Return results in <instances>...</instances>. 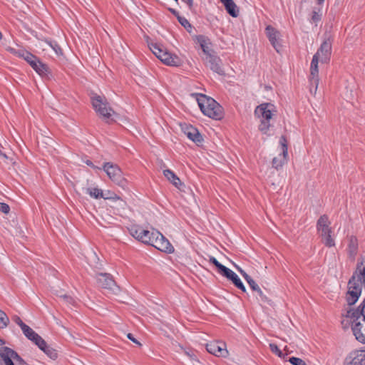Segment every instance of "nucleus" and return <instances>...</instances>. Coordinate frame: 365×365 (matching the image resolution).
Segmentation results:
<instances>
[{
    "mask_svg": "<svg viewBox=\"0 0 365 365\" xmlns=\"http://www.w3.org/2000/svg\"><path fill=\"white\" fill-rule=\"evenodd\" d=\"M130 234L138 241L166 253H173L174 247L169 240L159 231L153 229L152 231L144 230L138 225H132L128 228Z\"/></svg>",
    "mask_w": 365,
    "mask_h": 365,
    "instance_id": "f257e3e1",
    "label": "nucleus"
},
{
    "mask_svg": "<svg viewBox=\"0 0 365 365\" xmlns=\"http://www.w3.org/2000/svg\"><path fill=\"white\" fill-rule=\"evenodd\" d=\"M361 287L365 289V259L357 263L356 269L348 282L346 302L354 305L361 293Z\"/></svg>",
    "mask_w": 365,
    "mask_h": 365,
    "instance_id": "f03ea898",
    "label": "nucleus"
},
{
    "mask_svg": "<svg viewBox=\"0 0 365 365\" xmlns=\"http://www.w3.org/2000/svg\"><path fill=\"white\" fill-rule=\"evenodd\" d=\"M197 101L201 111L207 116L215 120H220L223 117L222 106L212 98L200 94Z\"/></svg>",
    "mask_w": 365,
    "mask_h": 365,
    "instance_id": "7ed1b4c3",
    "label": "nucleus"
},
{
    "mask_svg": "<svg viewBox=\"0 0 365 365\" xmlns=\"http://www.w3.org/2000/svg\"><path fill=\"white\" fill-rule=\"evenodd\" d=\"M277 110L274 105L264 103L257 106L255 113L260 118L259 130L263 133H267L271 126L270 120L276 115Z\"/></svg>",
    "mask_w": 365,
    "mask_h": 365,
    "instance_id": "20e7f679",
    "label": "nucleus"
},
{
    "mask_svg": "<svg viewBox=\"0 0 365 365\" xmlns=\"http://www.w3.org/2000/svg\"><path fill=\"white\" fill-rule=\"evenodd\" d=\"M150 49L164 64L170 66H179L181 65V59L178 56L164 49L163 46L158 43H151Z\"/></svg>",
    "mask_w": 365,
    "mask_h": 365,
    "instance_id": "39448f33",
    "label": "nucleus"
},
{
    "mask_svg": "<svg viewBox=\"0 0 365 365\" xmlns=\"http://www.w3.org/2000/svg\"><path fill=\"white\" fill-rule=\"evenodd\" d=\"M351 319L353 334L356 339L365 344V316H346Z\"/></svg>",
    "mask_w": 365,
    "mask_h": 365,
    "instance_id": "423d86ee",
    "label": "nucleus"
},
{
    "mask_svg": "<svg viewBox=\"0 0 365 365\" xmlns=\"http://www.w3.org/2000/svg\"><path fill=\"white\" fill-rule=\"evenodd\" d=\"M92 105L96 113L105 119H109L114 113L113 110L108 106L106 99L101 96L96 95L92 97Z\"/></svg>",
    "mask_w": 365,
    "mask_h": 365,
    "instance_id": "0eeeda50",
    "label": "nucleus"
},
{
    "mask_svg": "<svg viewBox=\"0 0 365 365\" xmlns=\"http://www.w3.org/2000/svg\"><path fill=\"white\" fill-rule=\"evenodd\" d=\"M103 170L109 178L115 184L122 187H125L126 186V180L123 178L122 171L118 165L111 163H106L103 165Z\"/></svg>",
    "mask_w": 365,
    "mask_h": 365,
    "instance_id": "6e6552de",
    "label": "nucleus"
},
{
    "mask_svg": "<svg viewBox=\"0 0 365 365\" xmlns=\"http://www.w3.org/2000/svg\"><path fill=\"white\" fill-rule=\"evenodd\" d=\"M96 279L99 286L103 289L111 291L113 293L116 294L120 290L119 287L116 284L110 274L99 273L96 275Z\"/></svg>",
    "mask_w": 365,
    "mask_h": 365,
    "instance_id": "1a4fd4ad",
    "label": "nucleus"
},
{
    "mask_svg": "<svg viewBox=\"0 0 365 365\" xmlns=\"http://www.w3.org/2000/svg\"><path fill=\"white\" fill-rule=\"evenodd\" d=\"M207 351L218 357H227L228 351L226 344L222 341H211L206 344Z\"/></svg>",
    "mask_w": 365,
    "mask_h": 365,
    "instance_id": "9d476101",
    "label": "nucleus"
},
{
    "mask_svg": "<svg viewBox=\"0 0 365 365\" xmlns=\"http://www.w3.org/2000/svg\"><path fill=\"white\" fill-rule=\"evenodd\" d=\"M331 44L332 41L330 37L326 38L314 54L320 58L322 63H327L329 61L331 54Z\"/></svg>",
    "mask_w": 365,
    "mask_h": 365,
    "instance_id": "9b49d317",
    "label": "nucleus"
},
{
    "mask_svg": "<svg viewBox=\"0 0 365 365\" xmlns=\"http://www.w3.org/2000/svg\"><path fill=\"white\" fill-rule=\"evenodd\" d=\"M345 365H365V350L351 351L345 359Z\"/></svg>",
    "mask_w": 365,
    "mask_h": 365,
    "instance_id": "f8f14e48",
    "label": "nucleus"
},
{
    "mask_svg": "<svg viewBox=\"0 0 365 365\" xmlns=\"http://www.w3.org/2000/svg\"><path fill=\"white\" fill-rule=\"evenodd\" d=\"M205 63L212 71L219 75H225V71L222 68L221 59L217 56L209 54L205 58Z\"/></svg>",
    "mask_w": 365,
    "mask_h": 365,
    "instance_id": "ddd939ff",
    "label": "nucleus"
},
{
    "mask_svg": "<svg viewBox=\"0 0 365 365\" xmlns=\"http://www.w3.org/2000/svg\"><path fill=\"white\" fill-rule=\"evenodd\" d=\"M265 30L267 36L272 46L274 47L276 51L279 53L282 48V45L279 42V32L270 25L267 26Z\"/></svg>",
    "mask_w": 365,
    "mask_h": 365,
    "instance_id": "4468645a",
    "label": "nucleus"
},
{
    "mask_svg": "<svg viewBox=\"0 0 365 365\" xmlns=\"http://www.w3.org/2000/svg\"><path fill=\"white\" fill-rule=\"evenodd\" d=\"M15 351L7 346L0 348V364L1 365H14V359Z\"/></svg>",
    "mask_w": 365,
    "mask_h": 365,
    "instance_id": "2eb2a0df",
    "label": "nucleus"
},
{
    "mask_svg": "<svg viewBox=\"0 0 365 365\" xmlns=\"http://www.w3.org/2000/svg\"><path fill=\"white\" fill-rule=\"evenodd\" d=\"M182 130L187 137L195 143L199 144L202 142L203 138L201 134L198 130L192 125L185 124V125L182 127Z\"/></svg>",
    "mask_w": 365,
    "mask_h": 365,
    "instance_id": "dca6fc26",
    "label": "nucleus"
},
{
    "mask_svg": "<svg viewBox=\"0 0 365 365\" xmlns=\"http://www.w3.org/2000/svg\"><path fill=\"white\" fill-rule=\"evenodd\" d=\"M319 58H318L317 56H313L312 61L311 62V66H310V78H309V82L312 84L315 85V91L314 92H317L318 85H319V77H318V63L319 61Z\"/></svg>",
    "mask_w": 365,
    "mask_h": 365,
    "instance_id": "f3484780",
    "label": "nucleus"
},
{
    "mask_svg": "<svg viewBox=\"0 0 365 365\" xmlns=\"http://www.w3.org/2000/svg\"><path fill=\"white\" fill-rule=\"evenodd\" d=\"M21 330L26 338L33 341L36 345H44V339L36 333L30 327L25 324L21 328Z\"/></svg>",
    "mask_w": 365,
    "mask_h": 365,
    "instance_id": "a211bd4d",
    "label": "nucleus"
},
{
    "mask_svg": "<svg viewBox=\"0 0 365 365\" xmlns=\"http://www.w3.org/2000/svg\"><path fill=\"white\" fill-rule=\"evenodd\" d=\"M331 222L327 215H322L317 220V230L319 235H326L329 232H331L330 227Z\"/></svg>",
    "mask_w": 365,
    "mask_h": 365,
    "instance_id": "6ab92c4d",
    "label": "nucleus"
},
{
    "mask_svg": "<svg viewBox=\"0 0 365 365\" xmlns=\"http://www.w3.org/2000/svg\"><path fill=\"white\" fill-rule=\"evenodd\" d=\"M31 66L38 74L41 76L48 77L50 74L48 66L41 62L38 57L36 58V61L31 63Z\"/></svg>",
    "mask_w": 365,
    "mask_h": 365,
    "instance_id": "aec40b11",
    "label": "nucleus"
},
{
    "mask_svg": "<svg viewBox=\"0 0 365 365\" xmlns=\"http://www.w3.org/2000/svg\"><path fill=\"white\" fill-rule=\"evenodd\" d=\"M347 252L349 259L351 261H354L358 252V240L356 237L351 236L349 237Z\"/></svg>",
    "mask_w": 365,
    "mask_h": 365,
    "instance_id": "412c9836",
    "label": "nucleus"
},
{
    "mask_svg": "<svg viewBox=\"0 0 365 365\" xmlns=\"http://www.w3.org/2000/svg\"><path fill=\"white\" fill-rule=\"evenodd\" d=\"M164 176L177 188L183 185L180 178L170 169L163 170Z\"/></svg>",
    "mask_w": 365,
    "mask_h": 365,
    "instance_id": "4be33fe9",
    "label": "nucleus"
},
{
    "mask_svg": "<svg viewBox=\"0 0 365 365\" xmlns=\"http://www.w3.org/2000/svg\"><path fill=\"white\" fill-rule=\"evenodd\" d=\"M223 4L227 12L232 17H237L239 15V10L233 0H220Z\"/></svg>",
    "mask_w": 365,
    "mask_h": 365,
    "instance_id": "5701e85b",
    "label": "nucleus"
},
{
    "mask_svg": "<svg viewBox=\"0 0 365 365\" xmlns=\"http://www.w3.org/2000/svg\"><path fill=\"white\" fill-rule=\"evenodd\" d=\"M38 347L43 351L50 359L56 360L58 358V351L51 346L48 345L46 341L44 340V345L37 344Z\"/></svg>",
    "mask_w": 365,
    "mask_h": 365,
    "instance_id": "b1692460",
    "label": "nucleus"
},
{
    "mask_svg": "<svg viewBox=\"0 0 365 365\" xmlns=\"http://www.w3.org/2000/svg\"><path fill=\"white\" fill-rule=\"evenodd\" d=\"M196 39L197 42L200 43V46L204 53L206 54L207 56L211 54L210 53L209 43L207 42V38L205 36L199 35L196 36Z\"/></svg>",
    "mask_w": 365,
    "mask_h": 365,
    "instance_id": "393cba45",
    "label": "nucleus"
},
{
    "mask_svg": "<svg viewBox=\"0 0 365 365\" xmlns=\"http://www.w3.org/2000/svg\"><path fill=\"white\" fill-rule=\"evenodd\" d=\"M364 309H365V298L360 303V304L357 307L356 309H350L349 310H348L346 316H353V315L365 316L364 314Z\"/></svg>",
    "mask_w": 365,
    "mask_h": 365,
    "instance_id": "a878e982",
    "label": "nucleus"
},
{
    "mask_svg": "<svg viewBox=\"0 0 365 365\" xmlns=\"http://www.w3.org/2000/svg\"><path fill=\"white\" fill-rule=\"evenodd\" d=\"M86 193L88 194L91 197L95 199L104 198L103 190L96 187H87L85 189Z\"/></svg>",
    "mask_w": 365,
    "mask_h": 365,
    "instance_id": "bb28decb",
    "label": "nucleus"
},
{
    "mask_svg": "<svg viewBox=\"0 0 365 365\" xmlns=\"http://www.w3.org/2000/svg\"><path fill=\"white\" fill-rule=\"evenodd\" d=\"M331 232H329L326 235H322L320 237H322V242L329 247H334L335 245V242L333 237H331Z\"/></svg>",
    "mask_w": 365,
    "mask_h": 365,
    "instance_id": "cd10ccee",
    "label": "nucleus"
},
{
    "mask_svg": "<svg viewBox=\"0 0 365 365\" xmlns=\"http://www.w3.org/2000/svg\"><path fill=\"white\" fill-rule=\"evenodd\" d=\"M6 50L9 51L11 53L22 58L25 57V55L27 52V51L23 48H15L11 46H8L6 48Z\"/></svg>",
    "mask_w": 365,
    "mask_h": 365,
    "instance_id": "c85d7f7f",
    "label": "nucleus"
},
{
    "mask_svg": "<svg viewBox=\"0 0 365 365\" xmlns=\"http://www.w3.org/2000/svg\"><path fill=\"white\" fill-rule=\"evenodd\" d=\"M218 273L222 275L223 277H226L229 280H230L236 274L232 270H231L230 269L227 268L224 265L222 268H220Z\"/></svg>",
    "mask_w": 365,
    "mask_h": 365,
    "instance_id": "c756f323",
    "label": "nucleus"
},
{
    "mask_svg": "<svg viewBox=\"0 0 365 365\" xmlns=\"http://www.w3.org/2000/svg\"><path fill=\"white\" fill-rule=\"evenodd\" d=\"M9 324V319L6 314L1 311L0 312V329L6 328Z\"/></svg>",
    "mask_w": 365,
    "mask_h": 365,
    "instance_id": "7c9ffc66",
    "label": "nucleus"
},
{
    "mask_svg": "<svg viewBox=\"0 0 365 365\" xmlns=\"http://www.w3.org/2000/svg\"><path fill=\"white\" fill-rule=\"evenodd\" d=\"M322 19V11L321 9L314 8L312 11V21L316 23V24Z\"/></svg>",
    "mask_w": 365,
    "mask_h": 365,
    "instance_id": "2f4dec72",
    "label": "nucleus"
},
{
    "mask_svg": "<svg viewBox=\"0 0 365 365\" xmlns=\"http://www.w3.org/2000/svg\"><path fill=\"white\" fill-rule=\"evenodd\" d=\"M279 143L281 144L282 145V155H283V158H286L287 156V154H288V151H287V139L285 138V136L284 135H282L280 139H279Z\"/></svg>",
    "mask_w": 365,
    "mask_h": 365,
    "instance_id": "473e14b6",
    "label": "nucleus"
},
{
    "mask_svg": "<svg viewBox=\"0 0 365 365\" xmlns=\"http://www.w3.org/2000/svg\"><path fill=\"white\" fill-rule=\"evenodd\" d=\"M178 21L189 33H191L192 26L186 18L178 16Z\"/></svg>",
    "mask_w": 365,
    "mask_h": 365,
    "instance_id": "72a5a7b5",
    "label": "nucleus"
},
{
    "mask_svg": "<svg viewBox=\"0 0 365 365\" xmlns=\"http://www.w3.org/2000/svg\"><path fill=\"white\" fill-rule=\"evenodd\" d=\"M45 43L48 44L57 55L62 54V50L61 47L56 43L51 41H45Z\"/></svg>",
    "mask_w": 365,
    "mask_h": 365,
    "instance_id": "f704fd0d",
    "label": "nucleus"
},
{
    "mask_svg": "<svg viewBox=\"0 0 365 365\" xmlns=\"http://www.w3.org/2000/svg\"><path fill=\"white\" fill-rule=\"evenodd\" d=\"M286 158H284L280 156V158H278L277 157L274 158L272 159V166L276 168L279 169L282 167L283 164L284 163Z\"/></svg>",
    "mask_w": 365,
    "mask_h": 365,
    "instance_id": "c9c22d12",
    "label": "nucleus"
},
{
    "mask_svg": "<svg viewBox=\"0 0 365 365\" xmlns=\"http://www.w3.org/2000/svg\"><path fill=\"white\" fill-rule=\"evenodd\" d=\"M269 348L271 351L274 354H277L279 357H284L282 351L278 348L277 345H276L275 344H269Z\"/></svg>",
    "mask_w": 365,
    "mask_h": 365,
    "instance_id": "e433bc0d",
    "label": "nucleus"
},
{
    "mask_svg": "<svg viewBox=\"0 0 365 365\" xmlns=\"http://www.w3.org/2000/svg\"><path fill=\"white\" fill-rule=\"evenodd\" d=\"M289 361L292 365H307V363L302 359L297 358V357H294V356L289 358Z\"/></svg>",
    "mask_w": 365,
    "mask_h": 365,
    "instance_id": "4c0bfd02",
    "label": "nucleus"
},
{
    "mask_svg": "<svg viewBox=\"0 0 365 365\" xmlns=\"http://www.w3.org/2000/svg\"><path fill=\"white\" fill-rule=\"evenodd\" d=\"M245 280L248 283L249 286L253 291H256L259 287L258 284L255 282V280L250 277L248 276Z\"/></svg>",
    "mask_w": 365,
    "mask_h": 365,
    "instance_id": "58836bf2",
    "label": "nucleus"
},
{
    "mask_svg": "<svg viewBox=\"0 0 365 365\" xmlns=\"http://www.w3.org/2000/svg\"><path fill=\"white\" fill-rule=\"evenodd\" d=\"M36 56L27 51L24 59L31 66L36 61Z\"/></svg>",
    "mask_w": 365,
    "mask_h": 365,
    "instance_id": "ea45409f",
    "label": "nucleus"
},
{
    "mask_svg": "<svg viewBox=\"0 0 365 365\" xmlns=\"http://www.w3.org/2000/svg\"><path fill=\"white\" fill-rule=\"evenodd\" d=\"M209 262L212 264H213L217 268L218 272L220 271V268L223 267V264L220 263L215 257L210 256L209 259Z\"/></svg>",
    "mask_w": 365,
    "mask_h": 365,
    "instance_id": "a19ab883",
    "label": "nucleus"
},
{
    "mask_svg": "<svg viewBox=\"0 0 365 365\" xmlns=\"http://www.w3.org/2000/svg\"><path fill=\"white\" fill-rule=\"evenodd\" d=\"M59 297L63 299L64 302L68 304H73L74 303V299L69 295L67 294H61Z\"/></svg>",
    "mask_w": 365,
    "mask_h": 365,
    "instance_id": "79ce46f5",
    "label": "nucleus"
},
{
    "mask_svg": "<svg viewBox=\"0 0 365 365\" xmlns=\"http://www.w3.org/2000/svg\"><path fill=\"white\" fill-rule=\"evenodd\" d=\"M14 361L19 365H27L26 362L18 354L16 351L15 352Z\"/></svg>",
    "mask_w": 365,
    "mask_h": 365,
    "instance_id": "37998d69",
    "label": "nucleus"
},
{
    "mask_svg": "<svg viewBox=\"0 0 365 365\" xmlns=\"http://www.w3.org/2000/svg\"><path fill=\"white\" fill-rule=\"evenodd\" d=\"M255 292H257L258 296L259 297L261 301L264 302H268V298L267 297V296L263 293V292L262 291V289L259 287Z\"/></svg>",
    "mask_w": 365,
    "mask_h": 365,
    "instance_id": "c03bdc74",
    "label": "nucleus"
},
{
    "mask_svg": "<svg viewBox=\"0 0 365 365\" xmlns=\"http://www.w3.org/2000/svg\"><path fill=\"white\" fill-rule=\"evenodd\" d=\"M10 207L9 206L4 202H0V211L4 214H7L9 212Z\"/></svg>",
    "mask_w": 365,
    "mask_h": 365,
    "instance_id": "a18cd8bd",
    "label": "nucleus"
},
{
    "mask_svg": "<svg viewBox=\"0 0 365 365\" xmlns=\"http://www.w3.org/2000/svg\"><path fill=\"white\" fill-rule=\"evenodd\" d=\"M230 281H232V282L235 284L236 287L241 283H242L237 274H235V276L230 279Z\"/></svg>",
    "mask_w": 365,
    "mask_h": 365,
    "instance_id": "49530a36",
    "label": "nucleus"
},
{
    "mask_svg": "<svg viewBox=\"0 0 365 365\" xmlns=\"http://www.w3.org/2000/svg\"><path fill=\"white\" fill-rule=\"evenodd\" d=\"M13 320H14V322L16 324H18L21 328L23 326H24V325L26 324L25 323H24V322H22V320L21 319V318H20L19 317H18V316H14V317H13Z\"/></svg>",
    "mask_w": 365,
    "mask_h": 365,
    "instance_id": "de8ad7c7",
    "label": "nucleus"
},
{
    "mask_svg": "<svg viewBox=\"0 0 365 365\" xmlns=\"http://www.w3.org/2000/svg\"><path fill=\"white\" fill-rule=\"evenodd\" d=\"M127 337L135 344H138V346H141V344L135 338H134L132 334L128 333L127 334Z\"/></svg>",
    "mask_w": 365,
    "mask_h": 365,
    "instance_id": "09e8293b",
    "label": "nucleus"
},
{
    "mask_svg": "<svg viewBox=\"0 0 365 365\" xmlns=\"http://www.w3.org/2000/svg\"><path fill=\"white\" fill-rule=\"evenodd\" d=\"M237 271L242 274V276L245 278V279L249 276L242 268L238 266H235Z\"/></svg>",
    "mask_w": 365,
    "mask_h": 365,
    "instance_id": "8fccbe9b",
    "label": "nucleus"
},
{
    "mask_svg": "<svg viewBox=\"0 0 365 365\" xmlns=\"http://www.w3.org/2000/svg\"><path fill=\"white\" fill-rule=\"evenodd\" d=\"M183 2L186 3L190 9L192 8L193 5V0H182Z\"/></svg>",
    "mask_w": 365,
    "mask_h": 365,
    "instance_id": "3c124183",
    "label": "nucleus"
},
{
    "mask_svg": "<svg viewBox=\"0 0 365 365\" xmlns=\"http://www.w3.org/2000/svg\"><path fill=\"white\" fill-rule=\"evenodd\" d=\"M169 11H170L173 14H174V15L177 17V19H178V16H180V14H179V13H178L175 9L170 8V9H169Z\"/></svg>",
    "mask_w": 365,
    "mask_h": 365,
    "instance_id": "603ef678",
    "label": "nucleus"
},
{
    "mask_svg": "<svg viewBox=\"0 0 365 365\" xmlns=\"http://www.w3.org/2000/svg\"><path fill=\"white\" fill-rule=\"evenodd\" d=\"M239 289L242 290L243 292H246V288L243 283H241L240 285L237 287Z\"/></svg>",
    "mask_w": 365,
    "mask_h": 365,
    "instance_id": "864d4df0",
    "label": "nucleus"
},
{
    "mask_svg": "<svg viewBox=\"0 0 365 365\" xmlns=\"http://www.w3.org/2000/svg\"><path fill=\"white\" fill-rule=\"evenodd\" d=\"M86 165H88V166H90V167H91V168H97V167H96V166L93 165V163L91 160H86Z\"/></svg>",
    "mask_w": 365,
    "mask_h": 365,
    "instance_id": "5fc2aeb1",
    "label": "nucleus"
},
{
    "mask_svg": "<svg viewBox=\"0 0 365 365\" xmlns=\"http://www.w3.org/2000/svg\"><path fill=\"white\" fill-rule=\"evenodd\" d=\"M310 86H311V87H310V92H311L312 93L315 94V93H316V92H314V91H315V85H314V84H312V83H310Z\"/></svg>",
    "mask_w": 365,
    "mask_h": 365,
    "instance_id": "6e6d98bb",
    "label": "nucleus"
},
{
    "mask_svg": "<svg viewBox=\"0 0 365 365\" xmlns=\"http://www.w3.org/2000/svg\"><path fill=\"white\" fill-rule=\"evenodd\" d=\"M0 155H1L4 158H8L7 155L2 153L1 150H0Z\"/></svg>",
    "mask_w": 365,
    "mask_h": 365,
    "instance_id": "4d7b16f0",
    "label": "nucleus"
},
{
    "mask_svg": "<svg viewBox=\"0 0 365 365\" xmlns=\"http://www.w3.org/2000/svg\"><path fill=\"white\" fill-rule=\"evenodd\" d=\"M318 2V4H322L324 1V0H317Z\"/></svg>",
    "mask_w": 365,
    "mask_h": 365,
    "instance_id": "13d9d810",
    "label": "nucleus"
},
{
    "mask_svg": "<svg viewBox=\"0 0 365 365\" xmlns=\"http://www.w3.org/2000/svg\"><path fill=\"white\" fill-rule=\"evenodd\" d=\"M4 344H5V341L3 339H0V345L1 346V345H4Z\"/></svg>",
    "mask_w": 365,
    "mask_h": 365,
    "instance_id": "bf43d9fd",
    "label": "nucleus"
},
{
    "mask_svg": "<svg viewBox=\"0 0 365 365\" xmlns=\"http://www.w3.org/2000/svg\"><path fill=\"white\" fill-rule=\"evenodd\" d=\"M2 38H3V35H2L1 32L0 31V40L2 39Z\"/></svg>",
    "mask_w": 365,
    "mask_h": 365,
    "instance_id": "052dcab7",
    "label": "nucleus"
},
{
    "mask_svg": "<svg viewBox=\"0 0 365 365\" xmlns=\"http://www.w3.org/2000/svg\"><path fill=\"white\" fill-rule=\"evenodd\" d=\"M174 1H176V2H178V0H174Z\"/></svg>",
    "mask_w": 365,
    "mask_h": 365,
    "instance_id": "680f3d73",
    "label": "nucleus"
},
{
    "mask_svg": "<svg viewBox=\"0 0 365 365\" xmlns=\"http://www.w3.org/2000/svg\"><path fill=\"white\" fill-rule=\"evenodd\" d=\"M2 310L0 309V312H1Z\"/></svg>",
    "mask_w": 365,
    "mask_h": 365,
    "instance_id": "e2e57ef3",
    "label": "nucleus"
}]
</instances>
